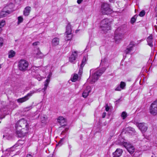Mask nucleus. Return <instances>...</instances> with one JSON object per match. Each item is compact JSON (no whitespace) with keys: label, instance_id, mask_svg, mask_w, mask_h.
I'll use <instances>...</instances> for the list:
<instances>
[{"label":"nucleus","instance_id":"nucleus-1","mask_svg":"<svg viewBox=\"0 0 157 157\" xmlns=\"http://www.w3.org/2000/svg\"><path fill=\"white\" fill-rule=\"evenodd\" d=\"M106 68L104 67L99 70H95L94 71L93 69L90 71V78L89 83L93 84L98 79L99 77L104 72Z\"/></svg>","mask_w":157,"mask_h":157},{"label":"nucleus","instance_id":"nucleus-2","mask_svg":"<svg viewBox=\"0 0 157 157\" xmlns=\"http://www.w3.org/2000/svg\"><path fill=\"white\" fill-rule=\"evenodd\" d=\"M124 29L122 27H118L115 33L114 39L116 43H118L121 41L124 37Z\"/></svg>","mask_w":157,"mask_h":157},{"label":"nucleus","instance_id":"nucleus-3","mask_svg":"<svg viewBox=\"0 0 157 157\" xmlns=\"http://www.w3.org/2000/svg\"><path fill=\"white\" fill-rule=\"evenodd\" d=\"M29 65V63L27 60L21 59L18 61L17 66L19 70L25 71L28 70Z\"/></svg>","mask_w":157,"mask_h":157},{"label":"nucleus","instance_id":"nucleus-4","mask_svg":"<svg viewBox=\"0 0 157 157\" xmlns=\"http://www.w3.org/2000/svg\"><path fill=\"white\" fill-rule=\"evenodd\" d=\"M110 23L108 19H105L102 20L101 23V27L104 33L108 31L110 29Z\"/></svg>","mask_w":157,"mask_h":157},{"label":"nucleus","instance_id":"nucleus-5","mask_svg":"<svg viewBox=\"0 0 157 157\" xmlns=\"http://www.w3.org/2000/svg\"><path fill=\"white\" fill-rule=\"evenodd\" d=\"M101 10L104 14H108L112 13V10L109 4L106 3H103L101 4Z\"/></svg>","mask_w":157,"mask_h":157},{"label":"nucleus","instance_id":"nucleus-6","mask_svg":"<svg viewBox=\"0 0 157 157\" xmlns=\"http://www.w3.org/2000/svg\"><path fill=\"white\" fill-rule=\"evenodd\" d=\"M39 90V89H38L36 90L35 91L32 90L25 97L17 99V102L19 103H22L27 101L29 99V98L31 97L33 94L34 93H36L38 92H40V90Z\"/></svg>","mask_w":157,"mask_h":157},{"label":"nucleus","instance_id":"nucleus-7","mask_svg":"<svg viewBox=\"0 0 157 157\" xmlns=\"http://www.w3.org/2000/svg\"><path fill=\"white\" fill-rule=\"evenodd\" d=\"M149 112L153 115H157V100L153 101L150 106Z\"/></svg>","mask_w":157,"mask_h":157},{"label":"nucleus","instance_id":"nucleus-8","mask_svg":"<svg viewBox=\"0 0 157 157\" xmlns=\"http://www.w3.org/2000/svg\"><path fill=\"white\" fill-rule=\"evenodd\" d=\"M136 124L142 133L145 132L147 129L148 126L147 124L146 123L144 122H136Z\"/></svg>","mask_w":157,"mask_h":157},{"label":"nucleus","instance_id":"nucleus-9","mask_svg":"<svg viewBox=\"0 0 157 157\" xmlns=\"http://www.w3.org/2000/svg\"><path fill=\"white\" fill-rule=\"evenodd\" d=\"M16 127L18 128L19 127L24 128H28V124L26 120L24 119H21L17 121L16 124Z\"/></svg>","mask_w":157,"mask_h":157},{"label":"nucleus","instance_id":"nucleus-10","mask_svg":"<svg viewBox=\"0 0 157 157\" xmlns=\"http://www.w3.org/2000/svg\"><path fill=\"white\" fill-rule=\"evenodd\" d=\"M78 52L77 51H74V52H72V54L69 58V60L70 62L71 63H74V61L78 56Z\"/></svg>","mask_w":157,"mask_h":157},{"label":"nucleus","instance_id":"nucleus-11","mask_svg":"<svg viewBox=\"0 0 157 157\" xmlns=\"http://www.w3.org/2000/svg\"><path fill=\"white\" fill-rule=\"evenodd\" d=\"M125 148L127 149L128 152L131 154H132L135 150V148L134 146L129 143L125 146Z\"/></svg>","mask_w":157,"mask_h":157},{"label":"nucleus","instance_id":"nucleus-12","mask_svg":"<svg viewBox=\"0 0 157 157\" xmlns=\"http://www.w3.org/2000/svg\"><path fill=\"white\" fill-rule=\"evenodd\" d=\"M123 151L121 149L117 148L116 151L113 153V157H120L122 155Z\"/></svg>","mask_w":157,"mask_h":157},{"label":"nucleus","instance_id":"nucleus-13","mask_svg":"<svg viewBox=\"0 0 157 157\" xmlns=\"http://www.w3.org/2000/svg\"><path fill=\"white\" fill-rule=\"evenodd\" d=\"M134 47V44L132 42H130L129 44L127 46L126 49L124 51V52L126 54H128L132 51Z\"/></svg>","mask_w":157,"mask_h":157},{"label":"nucleus","instance_id":"nucleus-14","mask_svg":"<svg viewBox=\"0 0 157 157\" xmlns=\"http://www.w3.org/2000/svg\"><path fill=\"white\" fill-rule=\"evenodd\" d=\"M128 143L127 142H124L123 139L122 138H119V139L116 141V144H118L121 146H123L124 147Z\"/></svg>","mask_w":157,"mask_h":157},{"label":"nucleus","instance_id":"nucleus-15","mask_svg":"<svg viewBox=\"0 0 157 157\" xmlns=\"http://www.w3.org/2000/svg\"><path fill=\"white\" fill-rule=\"evenodd\" d=\"M58 122L62 126L64 125L66 123V120L63 117L60 116L57 119Z\"/></svg>","mask_w":157,"mask_h":157},{"label":"nucleus","instance_id":"nucleus-16","mask_svg":"<svg viewBox=\"0 0 157 157\" xmlns=\"http://www.w3.org/2000/svg\"><path fill=\"white\" fill-rule=\"evenodd\" d=\"M147 41L148 44L151 47H152L153 46V38L152 35H150L148 36L147 39Z\"/></svg>","mask_w":157,"mask_h":157},{"label":"nucleus","instance_id":"nucleus-17","mask_svg":"<svg viewBox=\"0 0 157 157\" xmlns=\"http://www.w3.org/2000/svg\"><path fill=\"white\" fill-rule=\"evenodd\" d=\"M87 60V59L85 57H84L79 68V73H82V68L84 67V65L85 64V62Z\"/></svg>","mask_w":157,"mask_h":157},{"label":"nucleus","instance_id":"nucleus-18","mask_svg":"<svg viewBox=\"0 0 157 157\" xmlns=\"http://www.w3.org/2000/svg\"><path fill=\"white\" fill-rule=\"evenodd\" d=\"M31 8L30 7H26L24 11V14L25 16H28L29 15L31 11Z\"/></svg>","mask_w":157,"mask_h":157},{"label":"nucleus","instance_id":"nucleus-19","mask_svg":"<svg viewBox=\"0 0 157 157\" xmlns=\"http://www.w3.org/2000/svg\"><path fill=\"white\" fill-rule=\"evenodd\" d=\"M59 39L56 37L53 39L52 42V44L53 46H56L58 45L59 43Z\"/></svg>","mask_w":157,"mask_h":157},{"label":"nucleus","instance_id":"nucleus-20","mask_svg":"<svg viewBox=\"0 0 157 157\" xmlns=\"http://www.w3.org/2000/svg\"><path fill=\"white\" fill-rule=\"evenodd\" d=\"M14 148V147L11 148L7 149L5 151V157H8L10 155L11 151H13V149Z\"/></svg>","mask_w":157,"mask_h":157},{"label":"nucleus","instance_id":"nucleus-21","mask_svg":"<svg viewBox=\"0 0 157 157\" xmlns=\"http://www.w3.org/2000/svg\"><path fill=\"white\" fill-rule=\"evenodd\" d=\"M71 29L70 24L68 23L66 27V33H71Z\"/></svg>","mask_w":157,"mask_h":157},{"label":"nucleus","instance_id":"nucleus-22","mask_svg":"<svg viewBox=\"0 0 157 157\" xmlns=\"http://www.w3.org/2000/svg\"><path fill=\"white\" fill-rule=\"evenodd\" d=\"M100 64L105 66H107L108 64L107 60L106 58H104L103 59H102Z\"/></svg>","mask_w":157,"mask_h":157},{"label":"nucleus","instance_id":"nucleus-23","mask_svg":"<svg viewBox=\"0 0 157 157\" xmlns=\"http://www.w3.org/2000/svg\"><path fill=\"white\" fill-rule=\"evenodd\" d=\"M67 36H66L65 40L66 41L70 40L71 38V33H66Z\"/></svg>","mask_w":157,"mask_h":157},{"label":"nucleus","instance_id":"nucleus-24","mask_svg":"<svg viewBox=\"0 0 157 157\" xmlns=\"http://www.w3.org/2000/svg\"><path fill=\"white\" fill-rule=\"evenodd\" d=\"M15 52L12 50H11L9 53V57L12 58L14 57L15 55Z\"/></svg>","mask_w":157,"mask_h":157},{"label":"nucleus","instance_id":"nucleus-25","mask_svg":"<svg viewBox=\"0 0 157 157\" xmlns=\"http://www.w3.org/2000/svg\"><path fill=\"white\" fill-rule=\"evenodd\" d=\"M78 75L77 74H75L71 78V81L73 82H75L78 79Z\"/></svg>","mask_w":157,"mask_h":157},{"label":"nucleus","instance_id":"nucleus-26","mask_svg":"<svg viewBox=\"0 0 157 157\" xmlns=\"http://www.w3.org/2000/svg\"><path fill=\"white\" fill-rule=\"evenodd\" d=\"M52 73L51 72H50L49 73V75L47 77V79L46 80L45 82L46 83H48L49 84V83L50 81V78L52 76Z\"/></svg>","mask_w":157,"mask_h":157},{"label":"nucleus","instance_id":"nucleus-27","mask_svg":"<svg viewBox=\"0 0 157 157\" xmlns=\"http://www.w3.org/2000/svg\"><path fill=\"white\" fill-rule=\"evenodd\" d=\"M88 95V91L87 90H85L83 93L82 97L86 98Z\"/></svg>","mask_w":157,"mask_h":157},{"label":"nucleus","instance_id":"nucleus-28","mask_svg":"<svg viewBox=\"0 0 157 157\" xmlns=\"http://www.w3.org/2000/svg\"><path fill=\"white\" fill-rule=\"evenodd\" d=\"M37 57L38 58H41L43 57V55L41 52L39 50L37 51L36 53Z\"/></svg>","mask_w":157,"mask_h":157},{"label":"nucleus","instance_id":"nucleus-29","mask_svg":"<svg viewBox=\"0 0 157 157\" xmlns=\"http://www.w3.org/2000/svg\"><path fill=\"white\" fill-rule=\"evenodd\" d=\"M47 117L46 116H43L41 117V120L42 123H45L47 120Z\"/></svg>","mask_w":157,"mask_h":157},{"label":"nucleus","instance_id":"nucleus-30","mask_svg":"<svg viewBox=\"0 0 157 157\" xmlns=\"http://www.w3.org/2000/svg\"><path fill=\"white\" fill-rule=\"evenodd\" d=\"M121 117L123 119H124L127 117V114L125 112H123L121 114Z\"/></svg>","mask_w":157,"mask_h":157},{"label":"nucleus","instance_id":"nucleus-31","mask_svg":"<svg viewBox=\"0 0 157 157\" xmlns=\"http://www.w3.org/2000/svg\"><path fill=\"white\" fill-rule=\"evenodd\" d=\"M137 16V15H135L134 17H132L131 20V22L132 24H133L135 22Z\"/></svg>","mask_w":157,"mask_h":157},{"label":"nucleus","instance_id":"nucleus-32","mask_svg":"<svg viewBox=\"0 0 157 157\" xmlns=\"http://www.w3.org/2000/svg\"><path fill=\"white\" fill-rule=\"evenodd\" d=\"M126 86L125 83L124 82H121L120 86L121 88L122 89H124Z\"/></svg>","mask_w":157,"mask_h":157},{"label":"nucleus","instance_id":"nucleus-33","mask_svg":"<svg viewBox=\"0 0 157 157\" xmlns=\"http://www.w3.org/2000/svg\"><path fill=\"white\" fill-rule=\"evenodd\" d=\"M5 24V21L4 20H2L0 21V28L1 29V28L3 27Z\"/></svg>","mask_w":157,"mask_h":157},{"label":"nucleus","instance_id":"nucleus-34","mask_svg":"<svg viewBox=\"0 0 157 157\" xmlns=\"http://www.w3.org/2000/svg\"><path fill=\"white\" fill-rule=\"evenodd\" d=\"M16 132L17 133L18 135V136L21 137L24 136V134L23 135V134H22L21 131H17Z\"/></svg>","mask_w":157,"mask_h":157},{"label":"nucleus","instance_id":"nucleus-35","mask_svg":"<svg viewBox=\"0 0 157 157\" xmlns=\"http://www.w3.org/2000/svg\"><path fill=\"white\" fill-rule=\"evenodd\" d=\"M145 12L144 10H143L141 11L139 14V16L141 17H143L145 14Z\"/></svg>","mask_w":157,"mask_h":157},{"label":"nucleus","instance_id":"nucleus-36","mask_svg":"<svg viewBox=\"0 0 157 157\" xmlns=\"http://www.w3.org/2000/svg\"><path fill=\"white\" fill-rule=\"evenodd\" d=\"M48 85V83L45 82L44 87V88H43V89H42V90H43V92L45 91V90H46Z\"/></svg>","mask_w":157,"mask_h":157},{"label":"nucleus","instance_id":"nucleus-37","mask_svg":"<svg viewBox=\"0 0 157 157\" xmlns=\"http://www.w3.org/2000/svg\"><path fill=\"white\" fill-rule=\"evenodd\" d=\"M23 18L21 17H18V24L22 22L23 21Z\"/></svg>","mask_w":157,"mask_h":157},{"label":"nucleus","instance_id":"nucleus-38","mask_svg":"<svg viewBox=\"0 0 157 157\" xmlns=\"http://www.w3.org/2000/svg\"><path fill=\"white\" fill-rule=\"evenodd\" d=\"M64 140V138L61 139L59 141V143L57 145H59V146H61L63 144V141Z\"/></svg>","mask_w":157,"mask_h":157},{"label":"nucleus","instance_id":"nucleus-39","mask_svg":"<svg viewBox=\"0 0 157 157\" xmlns=\"http://www.w3.org/2000/svg\"><path fill=\"white\" fill-rule=\"evenodd\" d=\"M3 44V40L2 38H0V47L2 46Z\"/></svg>","mask_w":157,"mask_h":157},{"label":"nucleus","instance_id":"nucleus-40","mask_svg":"<svg viewBox=\"0 0 157 157\" xmlns=\"http://www.w3.org/2000/svg\"><path fill=\"white\" fill-rule=\"evenodd\" d=\"M122 89L121 87V86H118L115 89V90L116 91H121Z\"/></svg>","mask_w":157,"mask_h":157},{"label":"nucleus","instance_id":"nucleus-41","mask_svg":"<svg viewBox=\"0 0 157 157\" xmlns=\"http://www.w3.org/2000/svg\"><path fill=\"white\" fill-rule=\"evenodd\" d=\"M105 110L106 111H109V107L108 106V104H106V105H105Z\"/></svg>","mask_w":157,"mask_h":157},{"label":"nucleus","instance_id":"nucleus-42","mask_svg":"<svg viewBox=\"0 0 157 157\" xmlns=\"http://www.w3.org/2000/svg\"><path fill=\"white\" fill-rule=\"evenodd\" d=\"M36 79H37L39 81H40L42 79L41 77L40 76H37L36 77Z\"/></svg>","mask_w":157,"mask_h":157},{"label":"nucleus","instance_id":"nucleus-43","mask_svg":"<svg viewBox=\"0 0 157 157\" xmlns=\"http://www.w3.org/2000/svg\"><path fill=\"white\" fill-rule=\"evenodd\" d=\"M39 43V42L38 41L36 42L33 43V45L36 46L38 45Z\"/></svg>","mask_w":157,"mask_h":157},{"label":"nucleus","instance_id":"nucleus-44","mask_svg":"<svg viewBox=\"0 0 157 157\" xmlns=\"http://www.w3.org/2000/svg\"><path fill=\"white\" fill-rule=\"evenodd\" d=\"M32 108V106H28V107H27L26 108V109H27V110H30V109H31Z\"/></svg>","mask_w":157,"mask_h":157},{"label":"nucleus","instance_id":"nucleus-45","mask_svg":"<svg viewBox=\"0 0 157 157\" xmlns=\"http://www.w3.org/2000/svg\"><path fill=\"white\" fill-rule=\"evenodd\" d=\"M106 116V113L105 112H104L102 115V117L104 118Z\"/></svg>","mask_w":157,"mask_h":157},{"label":"nucleus","instance_id":"nucleus-46","mask_svg":"<svg viewBox=\"0 0 157 157\" xmlns=\"http://www.w3.org/2000/svg\"><path fill=\"white\" fill-rule=\"evenodd\" d=\"M83 0H77V2L78 4H80Z\"/></svg>","mask_w":157,"mask_h":157},{"label":"nucleus","instance_id":"nucleus-47","mask_svg":"<svg viewBox=\"0 0 157 157\" xmlns=\"http://www.w3.org/2000/svg\"><path fill=\"white\" fill-rule=\"evenodd\" d=\"M26 157H33V156L30 154H28L27 155Z\"/></svg>","mask_w":157,"mask_h":157},{"label":"nucleus","instance_id":"nucleus-48","mask_svg":"<svg viewBox=\"0 0 157 157\" xmlns=\"http://www.w3.org/2000/svg\"><path fill=\"white\" fill-rule=\"evenodd\" d=\"M155 12L157 13L156 16L157 17V4L156 5V7L155 8Z\"/></svg>","mask_w":157,"mask_h":157},{"label":"nucleus","instance_id":"nucleus-49","mask_svg":"<svg viewBox=\"0 0 157 157\" xmlns=\"http://www.w3.org/2000/svg\"><path fill=\"white\" fill-rule=\"evenodd\" d=\"M115 0H109V1L110 2H113Z\"/></svg>","mask_w":157,"mask_h":157},{"label":"nucleus","instance_id":"nucleus-50","mask_svg":"<svg viewBox=\"0 0 157 157\" xmlns=\"http://www.w3.org/2000/svg\"><path fill=\"white\" fill-rule=\"evenodd\" d=\"M119 100H120V99H119V100H118L117 101H116V102H118L119 101Z\"/></svg>","mask_w":157,"mask_h":157},{"label":"nucleus","instance_id":"nucleus-51","mask_svg":"<svg viewBox=\"0 0 157 157\" xmlns=\"http://www.w3.org/2000/svg\"><path fill=\"white\" fill-rule=\"evenodd\" d=\"M52 157L50 155V156H48V157Z\"/></svg>","mask_w":157,"mask_h":157},{"label":"nucleus","instance_id":"nucleus-52","mask_svg":"<svg viewBox=\"0 0 157 157\" xmlns=\"http://www.w3.org/2000/svg\"><path fill=\"white\" fill-rule=\"evenodd\" d=\"M1 65H0V68H1Z\"/></svg>","mask_w":157,"mask_h":157},{"label":"nucleus","instance_id":"nucleus-53","mask_svg":"<svg viewBox=\"0 0 157 157\" xmlns=\"http://www.w3.org/2000/svg\"><path fill=\"white\" fill-rule=\"evenodd\" d=\"M1 157H5L4 156H2Z\"/></svg>","mask_w":157,"mask_h":157},{"label":"nucleus","instance_id":"nucleus-54","mask_svg":"<svg viewBox=\"0 0 157 157\" xmlns=\"http://www.w3.org/2000/svg\"><path fill=\"white\" fill-rule=\"evenodd\" d=\"M90 90H89V93L90 92Z\"/></svg>","mask_w":157,"mask_h":157},{"label":"nucleus","instance_id":"nucleus-55","mask_svg":"<svg viewBox=\"0 0 157 157\" xmlns=\"http://www.w3.org/2000/svg\"><path fill=\"white\" fill-rule=\"evenodd\" d=\"M4 135L3 136V137H4Z\"/></svg>","mask_w":157,"mask_h":157}]
</instances>
